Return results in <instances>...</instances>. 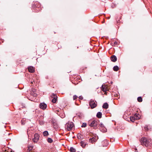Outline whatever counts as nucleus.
I'll use <instances>...</instances> for the list:
<instances>
[{
  "label": "nucleus",
  "mask_w": 152,
  "mask_h": 152,
  "mask_svg": "<svg viewBox=\"0 0 152 152\" xmlns=\"http://www.w3.org/2000/svg\"><path fill=\"white\" fill-rule=\"evenodd\" d=\"M141 145L146 147H152V142L150 139H147L146 138L142 137L140 141Z\"/></svg>",
  "instance_id": "nucleus-1"
},
{
  "label": "nucleus",
  "mask_w": 152,
  "mask_h": 152,
  "mask_svg": "<svg viewBox=\"0 0 152 152\" xmlns=\"http://www.w3.org/2000/svg\"><path fill=\"white\" fill-rule=\"evenodd\" d=\"M99 122L98 120H90L88 121V124L90 126L96 129Z\"/></svg>",
  "instance_id": "nucleus-2"
},
{
  "label": "nucleus",
  "mask_w": 152,
  "mask_h": 152,
  "mask_svg": "<svg viewBox=\"0 0 152 152\" xmlns=\"http://www.w3.org/2000/svg\"><path fill=\"white\" fill-rule=\"evenodd\" d=\"M54 111L58 115L62 118L65 117V114L64 113L62 110L61 109L57 107L54 109Z\"/></svg>",
  "instance_id": "nucleus-3"
},
{
  "label": "nucleus",
  "mask_w": 152,
  "mask_h": 152,
  "mask_svg": "<svg viewBox=\"0 0 152 152\" xmlns=\"http://www.w3.org/2000/svg\"><path fill=\"white\" fill-rule=\"evenodd\" d=\"M74 126V125L72 122H69L66 123L65 127L68 131L72 130Z\"/></svg>",
  "instance_id": "nucleus-4"
},
{
  "label": "nucleus",
  "mask_w": 152,
  "mask_h": 152,
  "mask_svg": "<svg viewBox=\"0 0 152 152\" xmlns=\"http://www.w3.org/2000/svg\"><path fill=\"white\" fill-rule=\"evenodd\" d=\"M89 105L91 108H94L97 106V102L96 101L91 100L89 102Z\"/></svg>",
  "instance_id": "nucleus-5"
},
{
  "label": "nucleus",
  "mask_w": 152,
  "mask_h": 152,
  "mask_svg": "<svg viewBox=\"0 0 152 152\" xmlns=\"http://www.w3.org/2000/svg\"><path fill=\"white\" fill-rule=\"evenodd\" d=\"M98 139V137L96 135H95L92 138L89 139V142L92 143H94L96 142Z\"/></svg>",
  "instance_id": "nucleus-6"
},
{
  "label": "nucleus",
  "mask_w": 152,
  "mask_h": 152,
  "mask_svg": "<svg viewBox=\"0 0 152 152\" xmlns=\"http://www.w3.org/2000/svg\"><path fill=\"white\" fill-rule=\"evenodd\" d=\"M39 135L38 134H35L34 135V138L33 139V140L35 142H37L39 139Z\"/></svg>",
  "instance_id": "nucleus-7"
},
{
  "label": "nucleus",
  "mask_w": 152,
  "mask_h": 152,
  "mask_svg": "<svg viewBox=\"0 0 152 152\" xmlns=\"http://www.w3.org/2000/svg\"><path fill=\"white\" fill-rule=\"evenodd\" d=\"M47 106L46 104L44 103H41L39 104V107L40 108L43 109V110H45V109L47 107Z\"/></svg>",
  "instance_id": "nucleus-8"
},
{
  "label": "nucleus",
  "mask_w": 152,
  "mask_h": 152,
  "mask_svg": "<svg viewBox=\"0 0 152 152\" xmlns=\"http://www.w3.org/2000/svg\"><path fill=\"white\" fill-rule=\"evenodd\" d=\"M101 90L103 92H106L107 91L108 89L107 86L106 85H102L101 87Z\"/></svg>",
  "instance_id": "nucleus-9"
},
{
  "label": "nucleus",
  "mask_w": 152,
  "mask_h": 152,
  "mask_svg": "<svg viewBox=\"0 0 152 152\" xmlns=\"http://www.w3.org/2000/svg\"><path fill=\"white\" fill-rule=\"evenodd\" d=\"M51 96L53 98V99L52 100V102H53V103H56L57 101V96L55 94H52Z\"/></svg>",
  "instance_id": "nucleus-10"
},
{
  "label": "nucleus",
  "mask_w": 152,
  "mask_h": 152,
  "mask_svg": "<svg viewBox=\"0 0 152 152\" xmlns=\"http://www.w3.org/2000/svg\"><path fill=\"white\" fill-rule=\"evenodd\" d=\"M137 115L135 114L134 116H131L130 117V121L132 122H134L135 120L139 119L140 118L139 117H136V115Z\"/></svg>",
  "instance_id": "nucleus-11"
},
{
  "label": "nucleus",
  "mask_w": 152,
  "mask_h": 152,
  "mask_svg": "<svg viewBox=\"0 0 152 152\" xmlns=\"http://www.w3.org/2000/svg\"><path fill=\"white\" fill-rule=\"evenodd\" d=\"M102 145L103 147L107 146L108 144V142L107 140H105L102 142Z\"/></svg>",
  "instance_id": "nucleus-12"
},
{
  "label": "nucleus",
  "mask_w": 152,
  "mask_h": 152,
  "mask_svg": "<svg viewBox=\"0 0 152 152\" xmlns=\"http://www.w3.org/2000/svg\"><path fill=\"white\" fill-rule=\"evenodd\" d=\"M110 59L111 61L113 62H115L117 60V58L115 55L112 56L111 57Z\"/></svg>",
  "instance_id": "nucleus-13"
},
{
  "label": "nucleus",
  "mask_w": 152,
  "mask_h": 152,
  "mask_svg": "<svg viewBox=\"0 0 152 152\" xmlns=\"http://www.w3.org/2000/svg\"><path fill=\"white\" fill-rule=\"evenodd\" d=\"M28 71L31 73H33L34 72V68L33 66H30L28 68Z\"/></svg>",
  "instance_id": "nucleus-14"
},
{
  "label": "nucleus",
  "mask_w": 152,
  "mask_h": 152,
  "mask_svg": "<svg viewBox=\"0 0 152 152\" xmlns=\"http://www.w3.org/2000/svg\"><path fill=\"white\" fill-rule=\"evenodd\" d=\"M109 107L108 104L106 102L104 103L102 106V107L105 109H107Z\"/></svg>",
  "instance_id": "nucleus-15"
},
{
  "label": "nucleus",
  "mask_w": 152,
  "mask_h": 152,
  "mask_svg": "<svg viewBox=\"0 0 152 152\" xmlns=\"http://www.w3.org/2000/svg\"><path fill=\"white\" fill-rule=\"evenodd\" d=\"M80 144L82 147L84 148L86 145V143L84 141H81L80 142Z\"/></svg>",
  "instance_id": "nucleus-16"
},
{
  "label": "nucleus",
  "mask_w": 152,
  "mask_h": 152,
  "mask_svg": "<svg viewBox=\"0 0 152 152\" xmlns=\"http://www.w3.org/2000/svg\"><path fill=\"white\" fill-rule=\"evenodd\" d=\"M102 114L100 112H98L96 114V117L98 118H101L102 117Z\"/></svg>",
  "instance_id": "nucleus-17"
},
{
  "label": "nucleus",
  "mask_w": 152,
  "mask_h": 152,
  "mask_svg": "<svg viewBox=\"0 0 152 152\" xmlns=\"http://www.w3.org/2000/svg\"><path fill=\"white\" fill-rule=\"evenodd\" d=\"M77 137L78 139L82 140L83 138V136L80 134H77Z\"/></svg>",
  "instance_id": "nucleus-18"
},
{
  "label": "nucleus",
  "mask_w": 152,
  "mask_h": 152,
  "mask_svg": "<svg viewBox=\"0 0 152 152\" xmlns=\"http://www.w3.org/2000/svg\"><path fill=\"white\" fill-rule=\"evenodd\" d=\"M119 67L117 66H115L113 67V70L115 71H117L119 70Z\"/></svg>",
  "instance_id": "nucleus-19"
},
{
  "label": "nucleus",
  "mask_w": 152,
  "mask_h": 152,
  "mask_svg": "<svg viewBox=\"0 0 152 152\" xmlns=\"http://www.w3.org/2000/svg\"><path fill=\"white\" fill-rule=\"evenodd\" d=\"M100 129L101 131L104 132H106L107 130V129L104 127H103V128H100Z\"/></svg>",
  "instance_id": "nucleus-20"
},
{
  "label": "nucleus",
  "mask_w": 152,
  "mask_h": 152,
  "mask_svg": "<svg viewBox=\"0 0 152 152\" xmlns=\"http://www.w3.org/2000/svg\"><path fill=\"white\" fill-rule=\"evenodd\" d=\"M43 134L44 136H47L49 134L48 132L46 131L44 132Z\"/></svg>",
  "instance_id": "nucleus-21"
},
{
  "label": "nucleus",
  "mask_w": 152,
  "mask_h": 152,
  "mask_svg": "<svg viewBox=\"0 0 152 152\" xmlns=\"http://www.w3.org/2000/svg\"><path fill=\"white\" fill-rule=\"evenodd\" d=\"M69 151L70 152H75L76 150L73 147H71L70 148Z\"/></svg>",
  "instance_id": "nucleus-22"
},
{
  "label": "nucleus",
  "mask_w": 152,
  "mask_h": 152,
  "mask_svg": "<svg viewBox=\"0 0 152 152\" xmlns=\"http://www.w3.org/2000/svg\"><path fill=\"white\" fill-rule=\"evenodd\" d=\"M53 127L56 129H57L58 128V125L56 123L53 124Z\"/></svg>",
  "instance_id": "nucleus-23"
},
{
  "label": "nucleus",
  "mask_w": 152,
  "mask_h": 152,
  "mask_svg": "<svg viewBox=\"0 0 152 152\" xmlns=\"http://www.w3.org/2000/svg\"><path fill=\"white\" fill-rule=\"evenodd\" d=\"M47 141L48 142L51 143L53 142V140L51 138H48L47 139Z\"/></svg>",
  "instance_id": "nucleus-24"
},
{
  "label": "nucleus",
  "mask_w": 152,
  "mask_h": 152,
  "mask_svg": "<svg viewBox=\"0 0 152 152\" xmlns=\"http://www.w3.org/2000/svg\"><path fill=\"white\" fill-rule=\"evenodd\" d=\"M137 100L139 102H141L142 101V99L141 97L140 96L137 98Z\"/></svg>",
  "instance_id": "nucleus-25"
},
{
  "label": "nucleus",
  "mask_w": 152,
  "mask_h": 152,
  "mask_svg": "<svg viewBox=\"0 0 152 152\" xmlns=\"http://www.w3.org/2000/svg\"><path fill=\"white\" fill-rule=\"evenodd\" d=\"M86 123H83L81 127H85L86 126Z\"/></svg>",
  "instance_id": "nucleus-26"
},
{
  "label": "nucleus",
  "mask_w": 152,
  "mask_h": 152,
  "mask_svg": "<svg viewBox=\"0 0 152 152\" xmlns=\"http://www.w3.org/2000/svg\"><path fill=\"white\" fill-rule=\"evenodd\" d=\"M144 129L145 131H148V130L149 128H148L147 126H145L144 127Z\"/></svg>",
  "instance_id": "nucleus-27"
},
{
  "label": "nucleus",
  "mask_w": 152,
  "mask_h": 152,
  "mask_svg": "<svg viewBox=\"0 0 152 152\" xmlns=\"http://www.w3.org/2000/svg\"><path fill=\"white\" fill-rule=\"evenodd\" d=\"M33 147L32 146H28V150L30 151L33 148Z\"/></svg>",
  "instance_id": "nucleus-28"
},
{
  "label": "nucleus",
  "mask_w": 152,
  "mask_h": 152,
  "mask_svg": "<svg viewBox=\"0 0 152 152\" xmlns=\"http://www.w3.org/2000/svg\"><path fill=\"white\" fill-rule=\"evenodd\" d=\"M77 96L76 95H74L73 96V99L74 100L77 99Z\"/></svg>",
  "instance_id": "nucleus-29"
},
{
  "label": "nucleus",
  "mask_w": 152,
  "mask_h": 152,
  "mask_svg": "<svg viewBox=\"0 0 152 152\" xmlns=\"http://www.w3.org/2000/svg\"><path fill=\"white\" fill-rule=\"evenodd\" d=\"M100 126H101V128H103V127H104V125L102 123H101L100 124Z\"/></svg>",
  "instance_id": "nucleus-30"
},
{
  "label": "nucleus",
  "mask_w": 152,
  "mask_h": 152,
  "mask_svg": "<svg viewBox=\"0 0 152 152\" xmlns=\"http://www.w3.org/2000/svg\"><path fill=\"white\" fill-rule=\"evenodd\" d=\"M79 98L80 99H83V97L82 96H79Z\"/></svg>",
  "instance_id": "nucleus-31"
},
{
  "label": "nucleus",
  "mask_w": 152,
  "mask_h": 152,
  "mask_svg": "<svg viewBox=\"0 0 152 152\" xmlns=\"http://www.w3.org/2000/svg\"><path fill=\"white\" fill-rule=\"evenodd\" d=\"M117 42H114V44H115V45H117Z\"/></svg>",
  "instance_id": "nucleus-32"
},
{
  "label": "nucleus",
  "mask_w": 152,
  "mask_h": 152,
  "mask_svg": "<svg viewBox=\"0 0 152 152\" xmlns=\"http://www.w3.org/2000/svg\"><path fill=\"white\" fill-rule=\"evenodd\" d=\"M136 114V115H136V117H139V115H137V114Z\"/></svg>",
  "instance_id": "nucleus-33"
},
{
  "label": "nucleus",
  "mask_w": 152,
  "mask_h": 152,
  "mask_svg": "<svg viewBox=\"0 0 152 152\" xmlns=\"http://www.w3.org/2000/svg\"><path fill=\"white\" fill-rule=\"evenodd\" d=\"M135 151H136V150H137V149L136 148H135Z\"/></svg>",
  "instance_id": "nucleus-34"
},
{
  "label": "nucleus",
  "mask_w": 152,
  "mask_h": 152,
  "mask_svg": "<svg viewBox=\"0 0 152 152\" xmlns=\"http://www.w3.org/2000/svg\"><path fill=\"white\" fill-rule=\"evenodd\" d=\"M28 129L27 131V132L28 134Z\"/></svg>",
  "instance_id": "nucleus-35"
},
{
  "label": "nucleus",
  "mask_w": 152,
  "mask_h": 152,
  "mask_svg": "<svg viewBox=\"0 0 152 152\" xmlns=\"http://www.w3.org/2000/svg\"><path fill=\"white\" fill-rule=\"evenodd\" d=\"M135 152H138V151L137 150H136L135 151Z\"/></svg>",
  "instance_id": "nucleus-36"
},
{
  "label": "nucleus",
  "mask_w": 152,
  "mask_h": 152,
  "mask_svg": "<svg viewBox=\"0 0 152 152\" xmlns=\"http://www.w3.org/2000/svg\"><path fill=\"white\" fill-rule=\"evenodd\" d=\"M10 134V133H9L8 135H9Z\"/></svg>",
  "instance_id": "nucleus-37"
}]
</instances>
